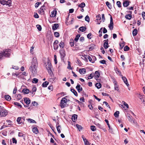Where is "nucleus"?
<instances>
[{"label": "nucleus", "instance_id": "412c9836", "mask_svg": "<svg viewBox=\"0 0 145 145\" xmlns=\"http://www.w3.org/2000/svg\"><path fill=\"white\" fill-rule=\"evenodd\" d=\"M32 131L33 132L36 134H37L38 133L39 131L37 128L36 127H34L32 129Z\"/></svg>", "mask_w": 145, "mask_h": 145}, {"label": "nucleus", "instance_id": "de8ad7c7", "mask_svg": "<svg viewBox=\"0 0 145 145\" xmlns=\"http://www.w3.org/2000/svg\"><path fill=\"white\" fill-rule=\"evenodd\" d=\"M36 27H37V29L39 31H40L41 30L42 27H41V26L40 25H36Z\"/></svg>", "mask_w": 145, "mask_h": 145}, {"label": "nucleus", "instance_id": "c85d7f7f", "mask_svg": "<svg viewBox=\"0 0 145 145\" xmlns=\"http://www.w3.org/2000/svg\"><path fill=\"white\" fill-rule=\"evenodd\" d=\"M71 91L72 92L74 95L76 96H78V94L76 91L73 89H71Z\"/></svg>", "mask_w": 145, "mask_h": 145}, {"label": "nucleus", "instance_id": "f03ea898", "mask_svg": "<svg viewBox=\"0 0 145 145\" xmlns=\"http://www.w3.org/2000/svg\"><path fill=\"white\" fill-rule=\"evenodd\" d=\"M11 50L10 49H6L2 53H0V59L2 58L3 56L5 57H9L10 56V54L8 52H10Z\"/></svg>", "mask_w": 145, "mask_h": 145}, {"label": "nucleus", "instance_id": "2eb2a0df", "mask_svg": "<svg viewBox=\"0 0 145 145\" xmlns=\"http://www.w3.org/2000/svg\"><path fill=\"white\" fill-rule=\"evenodd\" d=\"M0 3L3 5H4L5 4L7 5H8V6H9V5L8 4V2L7 1H6L5 0H0Z\"/></svg>", "mask_w": 145, "mask_h": 145}, {"label": "nucleus", "instance_id": "ddd939ff", "mask_svg": "<svg viewBox=\"0 0 145 145\" xmlns=\"http://www.w3.org/2000/svg\"><path fill=\"white\" fill-rule=\"evenodd\" d=\"M56 10H54L51 12L50 16L52 17H54L56 16Z\"/></svg>", "mask_w": 145, "mask_h": 145}, {"label": "nucleus", "instance_id": "a18cd8bd", "mask_svg": "<svg viewBox=\"0 0 145 145\" xmlns=\"http://www.w3.org/2000/svg\"><path fill=\"white\" fill-rule=\"evenodd\" d=\"M59 46L60 47L63 48L64 46V43L62 41H61L59 44Z\"/></svg>", "mask_w": 145, "mask_h": 145}, {"label": "nucleus", "instance_id": "0eeeda50", "mask_svg": "<svg viewBox=\"0 0 145 145\" xmlns=\"http://www.w3.org/2000/svg\"><path fill=\"white\" fill-rule=\"evenodd\" d=\"M114 26V23L113 21L112 17L111 16L110 17V24L108 25V27L110 29L112 30L113 29Z\"/></svg>", "mask_w": 145, "mask_h": 145}, {"label": "nucleus", "instance_id": "dca6fc26", "mask_svg": "<svg viewBox=\"0 0 145 145\" xmlns=\"http://www.w3.org/2000/svg\"><path fill=\"white\" fill-rule=\"evenodd\" d=\"M24 101L28 105L30 103V100L28 98H24Z\"/></svg>", "mask_w": 145, "mask_h": 145}, {"label": "nucleus", "instance_id": "338daca9", "mask_svg": "<svg viewBox=\"0 0 145 145\" xmlns=\"http://www.w3.org/2000/svg\"><path fill=\"white\" fill-rule=\"evenodd\" d=\"M104 104H105L106 106L107 107H108L109 108H110V107L109 105H108V103L106 101H104L103 102Z\"/></svg>", "mask_w": 145, "mask_h": 145}, {"label": "nucleus", "instance_id": "f8f14e48", "mask_svg": "<svg viewBox=\"0 0 145 145\" xmlns=\"http://www.w3.org/2000/svg\"><path fill=\"white\" fill-rule=\"evenodd\" d=\"M79 72L81 74H84L86 73V71L85 68H81L79 70Z\"/></svg>", "mask_w": 145, "mask_h": 145}, {"label": "nucleus", "instance_id": "c9c22d12", "mask_svg": "<svg viewBox=\"0 0 145 145\" xmlns=\"http://www.w3.org/2000/svg\"><path fill=\"white\" fill-rule=\"evenodd\" d=\"M76 127L79 131H80L82 129V126L80 125H79L78 124H76Z\"/></svg>", "mask_w": 145, "mask_h": 145}, {"label": "nucleus", "instance_id": "72a5a7b5", "mask_svg": "<svg viewBox=\"0 0 145 145\" xmlns=\"http://www.w3.org/2000/svg\"><path fill=\"white\" fill-rule=\"evenodd\" d=\"M80 37V34L77 35L74 39V41L76 42H77L78 41Z\"/></svg>", "mask_w": 145, "mask_h": 145}, {"label": "nucleus", "instance_id": "ea45409f", "mask_svg": "<svg viewBox=\"0 0 145 145\" xmlns=\"http://www.w3.org/2000/svg\"><path fill=\"white\" fill-rule=\"evenodd\" d=\"M38 81V80L36 78H34L33 79L32 82L33 83H37Z\"/></svg>", "mask_w": 145, "mask_h": 145}, {"label": "nucleus", "instance_id": "603ef678", "mask_svg": "<svg viewBox=\"0 0 145 145\" xmlns=\"http://www.w3.org/2000/svg\"><path fill=\"white\" fill-rule=\"evenodd\" d=\"M54 35L56 37H59V34L58 32H54Z\"/></svg>", "mask_w": 145, "mask_h": 145}, {"label": "nucleus", "instance_id": "4d7b16f0", "mask_svg": "<svg viewBox=\"0 0 145 145\" xmlns=\"http://www.w3.org/2000/svg\"><path fill=\"white\" fill-rule=\"evenodd\" d=\"M96 18H97L96 20H101V17L100 16V14H99V15L97 16Z\"/></svg>", "mask_w": 145, "mask_h": 145}, {"label": "nucleus", "instance_id": "f257e3e1", "mask_svg": "<svg viewBox=\"0 0 145 145\" xmlns=\"http://www.w3.org/2000/svg\"><path fill=\"white\" fill-rule=\"evenodd\" d=\"M37 59L35 57H33L31 62V65L29 67V70L33 73L36 74L37 72Z\"/></svg>", "mask_w": 145, "mask_h": 145}, {"label": "nucleus", "instance_id": "58836bf2", "mask_svg": "<svg viewBox=\"0 0 145 145\" xmlns=\"http://www.w3.org/2000/svg\"><path fill=\"white\" fill-rule=\"evenodd\" d=\"M119 112L118 111H116L115 112L114 114V115L115 117L117 118L119 116Z\"/></svg>", "mask_w": 145, "mask_h": 145}, {"label": "nucleus", "instance_id": "37998d69", "mask_svg": "<svg viewBox=\"0 0 145 145\" xmlns=\"http://www.w3.org/2000/svg\"><path fill=\"white\" fill-rule=\"evenodd\" d=\"M93 73H91L88 76L87 80L90 79L92 78H93Z\"/></svg>", "mask_w": 145, "mask_h": 145}, {"label": "nucleus", "instance_id": "4468645a", "mask_svg": "<svg viewBox=\"0 0 145 145\" xmlns=\"http://www.w3.org/2000/svg\"><path fill=\"white\" fill-rule=\"evenodd\" d=\"M59 27V25L58 24H54L52 27V29L53 30H55L56 29Z\"/></svg>", "mask_w": 145, "mask_h": 145}, {"label": "nucleus", "instance_id": "393cba45", "mask_svg": "<svg viewBox=\"0 0 145 145\" xmlns=\"http://www.w3.org/2000/svg\"><path fill=\"white\" fill-rule=\"evenodd\" d=\"M26 120L28 121H29L30 123H36V122L35 120L32 119L28 118Z\"/></svg>", "mask_w": 145, "mask_h": 145}, {"label": "nucleus", "instance_id": "864d4df0", "mask_svg": "<svg viewBox=\"0 0 145 145\" xmlns=\"http://www.w3.org/2000/svg\"><path fill=\"white\" fill-rule=\"evenodd\" d=\"M92 34L91 33H89L88 35H87V38L89 39H91L92 38Z\"/></svg>", "mask_w": 145, "mask_h": 145}, {"label": "nucleus", "instance_id": "f3484780", "mask_svg": "<svg viewBox=\"0 0 145 145\" xmlns=\"http://www.w3.org/2000/svg\"><path fill=\"white\" fill-rule=\"evenodd\" d=\"M49 83L48 82H44L42 83V87H46L47 85L49 84Z\"/></svg>", "mask_w": 145, "mask_h": 145}, {"label": "nucleus", "instance_id": "5fc2aeb1", "mask_svg": "<svg viewBox=\"0 0 145 145\" xmlns=\"http://www.w3.org/2000/svg\"><path fill=\"white\" fill-rule=\"evenodd\" d=\"M116 4L119 7H121V3L120 1H117L116 2Z\"/></svg>", "mask_w": 145, "mask_h": 145}, {"label": "nucleus", "instance_id": "09e8293b", "mask_svg": "<svg viewBox=\"0 0 145 145\" xmlns=\"http://www.w3.org/2000/svg\"><path fill=\"white\" fill-rule=\"evenodd\" d=\"M85 20L88 22H89L90 20L89 18L88 15L86 16L85 17Z\"/></svg>", "mask_w": 145, "mask_h": 145}, {"label": "nucleus", "instance_id": "4be33fe9", "mask_svg": "<svg viewBox=\"0 0 145 145\" xmlns=\"http://www.w3.org/2000/svg\"><path fill=\"white\" fill-rule=\"evenodd\" d=\"M44 6L43 5L41 7L40 9V10L39 11L40 12V13H42V14L44 13V11L45 10L44 8Z\"/></svg>", "mask_w": 145, "mask_h": 145}, {"label": "nucleus", "instance_id": "69168bd1", "mask_svg": "<svg viewBox=\"0 0 145 145\" xmlns=\"http://www.w3.org/2000/svg\"><path fill=\"white\" fill-rule=\"evenodd\" d=\"M12 142L13 143L16 144L17 140L15 138H12Z\"/></svg>", "mask_w": 145, "mask_h": 145}, {"label": "nucleus", "instance_id": "7c9ffc66", "mask_svg": "<svg viewBox=\"0 0 145 145\" xmlns=\"http://www.w3.org/2000/svg\"><path fill=\"white\" fill-rule=\"evenodd\" d=\"M22 91L25 94H27L29 92V90L28 89L26 88L24 89Z\"/></svg>", "mask_w": 145, "mask_h": 145}, {"label": "nucleus", "instance_id": "052dcab7", "mask_svg": "<svg viewBox=\"0 0 145 145\" xmlns=\"http://www.w3.org/2000/svg\"><path fill=\"white\" fill-rule=\"evenodd\" d=\"M58 48V46L57 44H54V50H56Z\"/></svg>", "mask_w": 145, "mask_h": 145}, {"label": "nucleus", "instance_id": "6e6552de", "mask_svg": "<svg viewBox=\"0 0 145 145\" xmlns=\"http://www.w3.org/2000/svg\"><path fill=\"white\" fill-rule=\"evenodd\" d=\"M122 77V79L123 81L125 83L126 85L128 86H129V84L128 83V82L127 79L126 78L125 76H123L122 75H121Z\"/></svg>", "mask_w": 145, "mask_h": 145}, {"label": "nucleus", "instance_id": "cd10ccee", "mask_svg": "<svg viewBox=\"0 0 145 145\" xmlns=\"http://www.w3.org/2000/svg\"><path fill=\"white\" fill-rule=\"evenodd\" d=\"M95 86L98 89H99L101 87V84L100 83H97L95 84Z\"/></svg>", "mask_w": 145, "mask_h": 145}, {"label": "nucleus", "instance_id": "f704fd0d", "mask_svg": "<svg viewBox=\"0 0 145 145\" xmlns=\"http://www.w3.org/2000/svg\"><path fill=\"white\" fill-rule=\"evenodd\" d=\"M18 136L19 137H25V135L21 132L19 133Z\"/></svg>", "mask_w": 145, "mask_h": 145}, {"label": "nucleus", "instance_id": "a19ab883", "mask_svg": "<svg viewBox=\"0 0 145 145\" xmlns=\"http://www.w3.org/2000/svg\"><path fill=\"white\" fill-rule=\"evenodd\" d=\"M92 131H95L96 130L95 127L93 125H91L90 127Z\"/></svg>", "mask_w": 145, "mask_h": 145}, {"label": "nucleus", "instance_id": "a211bd4d", "mask_svg": "<svg viewBox=\"0 0 145 145\" xmlns=\"http://www.w3.org/2000/svg\"><path fill=\"white\" fill-rule=\"evenodd\" d=\"M129 2L127 1H124L123 3V6L125 7L128 6L129 5Z\"/></svg>", "mask_w": 145, "mask_h": 145}, {"label": "nucleus", "instance_id": "b1692460", "mask_svg": "<svg viewBox=\"0 0 145 145\" xmlns=\"http://www.w3.org/2000/svg\"><path fill=\"white\" fill-rule=\"evenodd\" d=\"M132 15L131 14H128L126 15L125 17L127 19L129 20H130L132 18Z\"/></svg>", "mask_w": 145, "mask_h": 145}, {"label": "nucleus", "instance_id": "774afa93", "mask_svg": "<svg viewBox=\"0 0 145 145\" xmlns=\"http://www.w3.org/2000/svg\"><path fill=\"white\" fill-rule=\"evenodd\" d=\"M12 67L13 69L16 70H18L19 69V67H18L16 66H12Z\"/></svg>", "mask_w": 145, "mask_h": 145}, {"label": "nucleus", "instance_id": "4c0bfd02", "mask_svg": "<svg viewBox=\"0 0 145 145\" xmlns=\"http://www.w3.org/2000/svg\"><path fill=\"white\" fill-rule=\"evenodd\" d=\"M57 124L56 125L58 133H59L61 132L60 129L61 128V126L60 125H59L58 126H57Z\"/></svg>", "mask_w": 145, "mask_h": 145}, {"label": "nucleus", "instance_id": "6e6d98bb", "mask_svg": "<svg viewBox=\"0 0 145 145\" xmlns=\"http://www.w3.org/2000/svg\"><path fill=\"white\" fill-rule=\"evenodd\" d=\"M122 102L123 103V105H124V106H125L127 108H129L128 105L124 101H123Z\"/></svg>", "mask_w": 145, "mask_h": 145}, {"label": "nucleus", "instance_id": "423d86ee", "mask_svg": "<svg viewBox=\"0 0 145 145\" xmlns=\"http://www.w3.org/2000/svg\"><path fill=\"white\" fill-rule=\"evenodd\" d=\"M127 118L129 119V120L130 122L131 123L135 124L136 123V122L135 121V119L133 118H132V116H130V115L129 114H127Z\"/></svg>", "mask_w": 145, "mask_h": 145}, {"label": "nucleus", "instance_id": "20e7f679", "mask_svg": "<svg viewBox=\"0 0 145 145\" xmlns=\"http://www.w3.org/2000/svg\"><path fill=\"white\" fill-rule=\"evenodd\" d=\"M66 97L62 98L61 101L60 106L62 108H64L67 104V100L66 98Z\"/></svg>", "mask_w": 145, "mask_h": 145}, {"label": "nucleus", "instance_id": "39448f33", "mask_svg": "<svg viewBox=\"0 0 145 145\" xmlns=\"http://www.w3.org/2000/svg\"><path fill=\"white\" fill-rule=\"evenodd\" d=\"M46 65V67L47 69L48 70L49 72H52L51 68L52 67V65L51 63L50 62L49 60L48 61L47 63H45Z\"/></svg>", "mask_w": 145, "mask_h": 145}, {"label": "nucleus", "instance_id": "680f3d73", "mask_svg": "<svg viewBox=\"0 0 145 145\" xmlns=\"http://www.w3.org/2000/svg\"><path fill=\"white\" fill-rule=\"evenodd\" d=\"M41 3V2H38L36 3L35 6L36 8H37L39 6L40 4Z\"/></svg>", "mask_w": 145, "mask_h": 145}, {"label": "nucleus", "instance_id": "9b49d317", "mask_svg": "<svg viewBox=\"0 0 145 145\" xmlns=\"http://www.w3.org/2000/svg\"><path fill=\"white\" fill-rule=\"evenodd\" d=\"M105 42L104 44V47L105 49H107L109 47L108 44V39L105 40Z\"/></svg>", "mask_w": 145, "mask_h": 145}, {"label": "nucleus", "instance_id": "e433bc0d", "mask_svg": "<svg viewBox=\"0 0 145 145\" xmlns=\"http://www.w3.org/2000/svg\"><path fill=\"white\" fill-rule=\"evenodd\" d=\"M84 141L85 145H88L90 144V143H89V142L87 139H84Z\"/></svg>", "mask_w": 145, "mask_h": 145}, {"label": "nucleus", "instance_id": "5701e85b", "mask_svg": "<svg viewBox=\"0 0 145 145\" xmlns=\"http://www.w3.org/2000/svg\"><path fill=\"white\" fill-rule=\"evenodd\" d=\"M86 28L84 26H82L80 27L79 30L82 32H84L86 31Z\"/></svg>", "mask_w": 145, "mask_h": 145}, {"label": "nucleus", "instance_id": "c03bdc74", "mask_svg": "<svg viewBox=\"0 0 145 145\" xmlns=\"http://www.w3.org/2000/svg\"><path fill=\"white\" fill-rule=\"evenodd\" d=\"M74 40L73 39L71 40H70V44L71 47L73 46L74 45Z\"/></svg>", "mask_w": 145, "mask_h": 145}, {"label": "nucleus", "instance_id": "13d9d810", "mask_svg": "<svg viewBox=\"0 0 145 145\" xmlns=\"http://www.w3.org/2000/svg\"><path fill=\"white\" fill-rule=\"evenodd\" d=\"M95 48V45H92V46L89 48V50L91 51L93 49Z\"/></svg>", "mask_w": 145, "mask_h": 145}, {"label": "nucleus", "instance_id": "3c124183", "mask_svg": "<svg viewBox=\"0 0 145 145\" xmlns=\"http://www.w3.org/2000/svg\"><path fill=\"white\" fill-rule=\"evenodd\" d=\"M106 4L107 6L109 8H110V7H111V4L108 1L106 2Z\"/></svg>", "mask_w": 145, "mask_h": 145}, {"label": "nucleus", "instance_id": "1a4fd4ad", "mask_svg": "<svg viewBox=\"0 0 145 145\" xmlns=\"http://www.w3.org/2000/svg\"><path fill=\"white\" fill-rule=\"evenodd\" d=\"M59 52L61 57L64 58L65 56V51L62 49Z\"/></svg>", "mask_w": 145, "mask_h": 145}, {"label": "nucleus", "instance_id": "8fccbe9b", "mask_svg": "<svg viewBox=\"0 0 145 145\" xmlns=\"http://www.w3.org/2000/svg\"><path fill=\"white\" fill-rule=\"evenodd\" d=\"M129 48L127 46H126L124 47V50L125 51H127L129 50Z\"/></svg>", "mask_w": 145, "mask_h": 145}, {"label": "nucleus", "instance_id": "0e129e2a", "mask_svg": "<svg viewBox=\"0 0 145 145\" xmlns=\"http://www.w3.org/2000/svg\"><path fill=\"white\" fill-rule=\"evenodd\" d=\"M54 61L55 64H56L57 63V56L56 55H54Z\"/></svg>", "mask_w": 145, "mask_h": 145}, {"label": "nucleus", "instance_id": "aec40b11", "mask_svg": "<svg viewBox=\"0 0 145 145\" xmlns=\"http://www.w3.org/2000/svg\"><path fill=\"white\" fill-rule=\"evenodd\" d=\"M77 119V115L76 114L73 115L72 118V119L73 121H75Z\"/></svg>", "mask_w": 145, "mask_h": 145}, {"label": "nucleus", "instance_id": "e2e57ef3", "mask_svg": "<svg viewBox=\"0 0 145 145\" xmlns=\"http://www.w3.org/2000/svg\"><path fill=\"white\" fill-rule=\"evenodd\" d=\"M85 56L86 57H87V58H88V59H89V61H92V58L89 56H88H88L85 55Z\"/></svg>", "mask_w": 145, "mask_h": 145}, {"label": "nucleus", "instance_id": "7ed1b4c3", "mask_svg": "<svg viewBox=\"0 0 145 145\" xmlns=\"http://www.w3.org/2000/svg\"><path fill=\"white\" fill-rule=\"evenodd\" d=\"M7 114V111L3 107L0 109V117H5Z\"/></svg>", "mask_w": 145, "mask_h": 145}, {"label": "nucleus", "instance_id": "9d476101", "mask_svg": "<svg viewBox=\"0 0 145 145\" xmlns=\"http://www.w3.org/2000/svg\"><path fill=\"white\" fill-rule=\"evenodd\" d=\"M76 88L77 89L78 92L79 93L82 90V88L81 87V86L79 84H78L76 86Z\"/></svg>", "mask_w": 145, "mask_h": 145}, {"label": "nucleus", "instance_id": "6ab92c4d", "mask_svg": "<svg viewBox=\"0 0 145 145\" xmlns=\"http://www.w3.org/2000/svg\"><path fill=\"white\" fill-rule=\"evenodd\" d=\"M95 77L96 78H98L100 76V74L99 72L98 71H96L95 72Z\"/></svg>", "mask_w": 145, "mask_h": 145}, {"label": "nucleus", "instance_id": "2f4dec72", "mask_svg": "<svg viewBox=\"0 0 145 145\" xmlns=\"http://www.w3.org/2000/svg\"><path fill=\"white\" fill-rule=\"evenodd\" d=\"M85 6V4L84 2L80 4L79 5H78V7H80L82 8H83Z\"/></svg>", "mask_w": 145, "mask_h": 145}, {"label": "nucleus", "instance_id": "bb28decb", "mask_svg": "<svg viewBox=\"0 0 145 145\" xmlns=\"http://www.w3.org/2000/svg\"><path fill=\"white\" fill-rule=\"evenodd\" d=\"M138 33V31L137 29H135L133 31V36H135Z\"/></svg>", "mask_w": 145, "mask_h": 145}, {"label": "nucleus", "instance_id": "49530a36", "mask_svg": "<svg viewBox=\"0 0 145 145\" xmlns=\"http://www.w3.org/2000/svg\"><path fill=\"white\" fill-rule=\"evenodd\" d=\"M117 82H115V86H114V89L115 90L118 91V87L117 86Z\"/></svg>", "mask_w": 145, "mask_h": 145}, {"label": "nucleus", "instance_id": "c756f323", "mask_svg": "<svg viewBox=\"0 0 145 145\" xmlns=\"http://www.w3.org/2000/svg\"><path fill=\"white\" fill-rule=\"evenodd\" d=\"M22 118L20 117H18L17 119V121L19 124H21L22 123V121H21Z\"/></svg>", "mask_w": 145, "mask_h": 145}, {"label": "nucleus", "instance_id": "79ce46f5", "mask_svg": "<svg viewBox=\"0 0 145 145\" xmlns=\"http://www.w3.org/2000/svg\"><path fill=\"white\" fill-rule=\"evenodd\" d=\"M124 42H123V43H120L119 45L121 49H122L125 45Z\"/></svg>", "mask_w": 145, "mask_h": 145}, {"label": "nucleus", "instance_id": "473e14b6", "mask_svg": "<svg viewBox=\"0 0 145 145\" xmlns=\"http://www.w3.org/2000/svg\"><path fill=\"white\" fill-rule=\"evenodd\" d=\"M14 105L17 106L18 107L21 108L22 107V105H21L19 103L17 102H14Z\"/></svg>", "mask_w": 145, "mask_h": 145}, {"label": "nucleus", "instance_id": "a878e982", "mask_svg": "<svg viewBox=\"0 0 145 145\" xmlns=\"http://www.w3.org/2000/svg\"><path fill=\"white\" fill-rule=\"evenodd\" d=\"M5 99L8 101H10L11 99V97L8 95H5Z\"/></svg>", "mask_w": 145, "mask_h": 145}, {"label": "nucleus", "instance_id": "bf43d9fd", "mask_svg": "<svg viewBox=\"0 0 145 145\" xmlns=\"http://www.w3.org/2000/svg\"><path fill=\"white\" fill-rule=\"evenodd\" d=\"M17 99H18L20 100L22 98V97L20 94H19L17 96Z\"/></svg>", "mask_w": 145, "mask_h": 145}]
</instances>
